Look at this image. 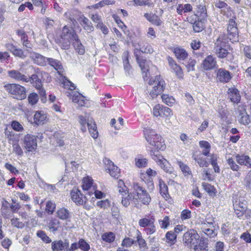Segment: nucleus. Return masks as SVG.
<instances>
[{
	"label": "nucleus",
	"mask_w": 251,
	"mask_h": 251,
	"mask_svg": "<svg viewBox=\"0 0 251 251\" xmlns=\"http://www.w3.org/2000/svg\"><path fill=\"white\" fill-rule=\"evenodd\" d=\"M7 75L10 78L18 81L27 82L29 81L28 78L25 75L21 73L19 71L12 70L7 72Z\"/></svg>",
	"instance_id": "ddd939ff"
},
{
	"label": "nucleus",
	"mask_w": 251,
	"mask_h": 251,
	"mask_svg": "<svg viewBox=\"0 0 251 251\" xmlns=\"http://www.w3.org/2000/svg\"><path fill=\"white\" fill-rule=\"evenodd\" d=\"M11 126L14 130L17 131H21L23 130L22 125L17 121H13L11 123Z\"/></svg>",
	"instance_id": "338daca9"
},
{
	"label": "nucleus",
	"mask_w": 251,
	"mask_h": 251,
	"mask_svg": "<svg viewBox=\"0 0 251 251\" xmlns=\"http://www.w3.org/2000/svg\"><path fill=\"white\" fill-rule=\"evenodd\" d=\"M195 160L197 162L200 167H207L210 161L206 160V158H195Z\"/></svg>",
	"instance_id": "4d7b16f0"
},
{
	"label": "nucleus",
	"mask_w": 251,
	"mask_h": 251,
	"mask_svg": "<svg viewBox=\"0 0 251 251\" xmlns=\"http://www.w3.org/2000/svg\"><path fill=\"white\" fill-rule=\"evenodd\" d=\"M136 241L135 240L131 239L129 237L125 238L122 242V246L123 247H126V248L131 247L132 245L135 244Z\"/></svg>",
	"instance_id": "49530a36"
},
{
	"label": "nucleus",
	"mask_w": 251,
	"mask_h": 251,
	"mask_svg": "<svg viewBox=\"0 0 251 251\" xmlns=\"http://www.w3.org/2000/svg\"><path fill=\"white\" fill-rule=\"evenodd\" d=\"M208 240L206 238L201 237L198 244L194 246L195 251H208Z\"/></svg>",
	"instance_id": "aec40b11"
},
{
	"label": "nucleus",
	"mask_w": 251,
	"mask_h": 251,
	"mask_svg": "<svg viewBox=\"0 0 251 251\" xmlns=\"http://www.w3.org/2000/svg\"><path fill=\"white\" fill-rule=\"evenodd\" d=\"M243 53L244 55L251 59V47L249 46H245L243 49Z\"/></svg>",
	"instance_id": "774afa93"
},
{
	"label": "nucleus",
	"mask_w": 251,
	"mask_h": 251,
	"mask_svg": "<svg viewBox=\"0 0 251 251\" xmlns=\"http://www.w3.org/2000/svg\"><path fill=\"white\" fill-rule=\"evenodd\" d=\"M45 77L48 79L50 77L49 80L50 79V75L48 73L44 71L37 72V74H33L28 78L29 81L33 84V85L37 89H39L42 87V79H45Z\"/></svg>",
	"instance_id": "6e6552de"
},
{
	"label": "nucleus",
	"mask_w": 251,
	"mask_h": 251,
	"mask_svg": "<svg viewBox=\"0 0 251 251\" xmlns=\"http://www.w3.org/2000/svg\"><path fill=\"white\" fill-rule=\"evenodd\" d=\"M47 62L52 67H53L59 74L63 72V67L61 62L55 59L52 58H48Z\"/></svg>",
	"instance_id": "cd10ccee"
},
{
	"label": "nucleus",
	"mask_w": 251,
	"mask_h": 251,
	"mask_svg": "<svg viewBox=\"0 0 251 251\" xmlns=\"http://www.w3.org/2000/svg\"><path fill=\"white\" fill-rule=\"evenodd\" d=\"M148 160L146 158L135 159V164L138 168L145 167L147 165Z\"/></svg>",
	"instance_id": "603ef678"
},
{
	"label": "nucleus",
	"mask_w": 251,
	"mask_h": 251,
	"mask_svg": "<svg viewBox=\"0 0 251 251\" xmlns=\"http://www.w3.org/2000/svg\"><path fill=\"white\" fill-rule=\"evenodd\" d=\"M230 47L226 42V37L224 34H221L216 41L214 51L219 58H224L230 54L228 49Z\"/></svg>",
	"instance_id": "7ed1b4c3"
},
{
	"label": "nucleus",
	"mask_w": 251,
	"mask_h": 251,
	"mask_svg": "<svg viewBox=\"0 0 251 251\" xmlns=\"http://www.w3.org/2000/svg\"><path fill=\"white\" fill-rule=\"evenodd\" d=\"M92 179L89 177H84L83 178L82 189L84 190H88L92 185Z\"/></svg>",
	"instance_id": "de8ad7c7"
},
{
	"label": "nucleus",
	"mask_w": 251,
	"mask_h": 251,
	"mask_svg": "<svg viewBox=\"0 0 251 251\" xmlns=\"http://www.w3.org/2000/svg\"><path fill=\"white\" fill-rule=\"evenodd\" d=\"M55 208V205L54 203L50 201L47 202L46 204V211L48 213L50 214H52Z\"/></svg>",
	"instance_id": "0e129e2a"
},
{
	"label": "nucleus",
	"mask_w": 251,
	"mask_h": 251,
	"mask_svg": "<svg viewBox=\"0 0 251 251\" xmlns=\"http://www.w3.org/2000/svg\"><path fill=\"white\" fill-rule=\"evenodd\" d=\"M175 56L179 61H184L188 56L187 51L180 47H176L173 50Z\"/></svg>",
	"instance_id": "a211bd4d"
},
{
	"label": "nucleus",
	"mask_w": 251,
	"mask_h": 251,
	"mask_svg": "<svg viewBox=\"0 0 251 251\" xmlns=\"http://www.w3.org/2000/svg\"><path fill=\"white\" fill-rule=\"evenodd\" d=\"M237 162L240 165H243L251 168V158H239L237 160Z\"/></svg>",
	"instance_id": "6e6d98bb"
},
{
	"label": "nucleus",
	"mask_w": 251,
	"mask_h": 251,
	"mask_svg": "<svg viewBox=\"0 0 251 251\" xmlns=\"http://www.w3.org/2000/svg\"><path fill=\"white\" fill-rule=\"evenodd\" d=\"M101 238L103 241H105L107 242L111 243L114 241L115 235L114 233L109 232L104 233L102 235Z\"/></svg>",
	"instance_id": "a19ab883"
},
{
	"label": "nucleus",
	"mask_w": 251,
	"mask_h": 251,
	"mask_svg": "<svg viewBox=\"0 0 251 251\" xmlns=\"http://www.w3.org/2000/svg\"><path fill=\"white\" fill-rule=\"evenodd\" d=\"M28 100L30 104L34 105L37 103L38 100V96L35 93H31L28 97Z\"/></svg>",
	"instance_id": "bf43d9fd"
},
{
	"label": "nucleus",
	"mask_w": 251,
	"mask_h": 251,
	"mask_svg": "<svg viewBox=\"0 0 251 251\" xmlns=\"http://www.w3.org/2000/svg\"><path fill=\"white\" fill-rule=\"evenodd\" d=\"M66 95L72 99L73 102L76 103H78L79 100H80L81 99H83V96L82 95L76 93L75 92L72 91L71 88H70V90H69L68 91L66 92Z\"/></svg>",
	"instance_id": "c85d7f7f"
},
{
	"label": "nucleus",
	"mask_w": 251,
	"mask_h": 251,
	"mask_svg": "<svg viewBox=\"0 0 251 251\" xmlns=\"http://www.w3.org/2000/svg\"><path fill=\"white\" fill-rule=\"evenodd\" d=\"M149 245L151 251H159V244L155 237H149Z\"/></svg>",
	"instance_id": "473e14b6"
},
{
	"label": "nucleus",
	"mask_w": 251,
	"mask_h": 251,
	"mask_svg": "<svg viewBox=\"0 0 251 251\" xmlns=\"http://www.w3.org/2000/svg\"><path fill=\"white\" fill-rule=\"evenodd\" d=\"M235 19V18L230 19L227 26V38L232 43L239 41L238 29Z\"/></svg>",
	"instance_id": "0eeeda50"
},
{
	"label": "nucleus",
	"mask_w": 251,
	"mask_h": 251,
	"mask_svg": "<svg viewBox=\"0 0 251 251\" xmlns=\"http://www.w3.org/2000/svg\"><path fill=\"white\" fill-rule=\"evenodd\" d=\"M156 162L165 172L171 173L173 171V168L172 167L170 163L165 158L162 159H158Z\"/></svg>",
	"instance_id": "5701e85b"
},
{
	"label": "nucleus",
	"mask_w": 251,
	"mask_h": 251,
	"mask_svg": "<svg viewBox=\"0 0 251 251\" xmlns=\"http://www.w3.org/2000/svg\"><path fill=\"white\" fill-rule=\"evenodd\" d=\"M136 60L137 63H138L143 73L145 74V75H143V77L144 80L146 79V78L148 77V75L149 74V62L147 61L146 59L140 57L137 54L136 55Z\"/></svg>",
	"instance_id": "2eb2a0df"
},
{
	"label": "nucleus",
	"mask_w": 251,
	"mask_h": 251,
	"mask_svg": "<svg viewBox=\"0 0 251 251\" xmlns=\"http://www.w3.org/2000/svg\"><path fill=\"white\" fill-rule=\"evenodd\" d=\"M69 246V242L67 239H65L64 241L56 240L51 243V249L53 251H63L64 249H67Z\"/></svg>",
	"instance_id": "4468645a"
},
{
	"label": "nucleus",
	"mask_w": 251,
	"mask_h": 251,
	"mask_svg": "<svg viewBox=\"0 0 251 251\" xmlns=\"http://www.w3.org/2000/svg\"><path fill=\"white\" fill-rule=\"evenodd\" d=\"M200 236L197 231L191 229L186 232L183 236V242L185 246L188 247L194 246L199 242Z\"/></svg>",
	"instance_id": "423d86ee"
},
{
	"label": "nucleus",
	"mask_w": 251,
	"mask_h": 251,
	"mask_svg": "<svg viewBox=\"0 0 251 251\" xmlns=\"http://www.w3.org/2000/svg\"><path fill=\"white\" fill-rule=\"evenodd\" d=\"M73 45L75 50L80 54H83L85 52L84 46L82 45L80 40L77 37L73 42Z\"/></svg>",
	"instance_id": "2f4dec72"
},
{
	"label": "nucleus",
	"mask_w": 251,
	"mask_h": 251,
	"mask_svg": "<svg viewBox=\"0 0 251 251\" xmlns=\"http://www.w3.org/2000/svg\"><path fill=\"white\" fill-rule=\"evenodd\" d=\"M228 97L230 100L233 103H238L240 101L241 97L239 91L237 89H229Z\"/></svg>",
	"instance_id": "a878e982"
},
{
	"label": "nucleus",
	"mask_w": 251,
	"mask_h": 251,
	"mask_svg": "<svg viewBox=\"0 0 251 251\" xmlns=\"http://www.w3.org/2000/svg\"><path fill=\"white\" fill-rule=\"evenodd\" d=\"M138 200H140L144 204L148 205L150 202L151 198L149 194L147 192V195L143 194L141 196H139Z\"/></svg>",
	"instance_id": "13d9d810"
},
{
	"label": "nucleus",
	"mask_w": 251,
	"mask_h": 251,
	"mask_svg": "<svg viewBox=\"0 0 251 251\" xmlns=\"http://www.w3.org/2000/svg\"><path fill=\"white\" fill-rule=\"evenodd\" d=\"M193 29L196 32H199L203 29V25L202 22L198 21H195L193 23Z\"/></svg>",
	"instance_id": "e2e57ef3"
},
{
	"label": "nucleus",
	"mask_w": 251,
	"mask_h": 251,
	"mask_svg": "<svg viewBox=\"0 0 251 251\" xmlns=\"http://www.w3.org/2000/svg\"><path fill=\"white\" fill-rule=\"evenodd\" d=\"M201 65L205 71H209L218 68L216 58L211 55L207 56L203 60Z\"/></svg>",
	"instance_id": "f8f14e48"
},
{
	"label": "nucleus",
	"mask_w": 251,
	"mask_h": 251,
	"mask_svg": "<svg viewBox=\"0 0 251 251\" xmlns=\"http://www.w3.org/2000/svg\"><path fill=\"white\" fill-rule=\"evenodd\" d=\"M78 247L83 251H88L90 249V245L83 239L79 240Z\"/></svg>",
	"instance_id": "864d4df0"
},
{
	"label": "nucleus",
	"mask_w": 251,
	"mask_h": 251,
	"mask_svg": "<svg viewBox=\"0 0 251 251\" xmlns=\"http://www.w3.org/2000/svg\"><path fill=\"white\" fill-rule=\"evenodd\" d=\"M46 118V115L43 111H36L34 116V123L37 125L43 124Z\"/></svg>",
	"instance_id": "bb28decb"
},
{
	"label": "nucleus",
	"mask_w": 251,
	"mask_h": 251,
	"mask_svg": "<svg viewBox=\"0 0 251 251\" xmlns=\"http://www.w3.org/2000/svg\"><path fill=\"white\" fill-rule=\"evenodd\" d=\"M110 176L115 178H118L119 176L120 170L116 166L109 169L108 170Z\"/></svg>",
	"instance_id": "052dcab7"
},
{
	"label": "nucleus",
	"mask_w": 251,
	"mask_h": 251,
	"mask_svg": "<svg viewBox=\"0 0 251 251\" xmlns=\"http://www.w3.org/2000/svg\"><path fill=\"white\" fill-rule=\"evenodd\" d=\"M77 37V35L72 28L64 26L60 38L55 41L62 49L68 50L70 48L71 43L75 41Z\"/></svg>",
	"instance_id": "f257e3e1"
},
{
	"label": "nucleus",
	"mask_w": 251,
	"mask_h": 251,
	"mask_svg": "<svg viewBox=\"0 0 251 251\" xmlns=\"http://www.w3.org/2000/svg\"><path fill=\"white\" fill-rule=\"evenodd\" d=\"M153 114L155 117L160 116L168 118L173 115L170 108L163 106L160 104H156L153 108Z\"/></svg>",
	"instance_id": "1a4fd4ad"
},
{
	"label": "nucleus",
	"mask_w": 251,
	"mask_h": 251,
	"mask_svg": "<svg viewBox=\"0 0 251 251\" xmlns=\"http://www.w3.org/2000/svg\"><path fill=\"white\" fill-rule=\"evenodd\" d=\"M143 131L147 141L151 145L158 150H164L165 149L164 140L154 130L147 127L144 129Z\"/></svg>",
	"instance_id": "f03ea898"
},
{
	"label": "nucleus",
	"mask_w": 251,
	"mask_h": 251,
	"mask_svg": "<svg viewBox=\"0 0 251 251\" xmlns=\"http://www.w3.org/2000/svg\"><path fill=\"white\" fill-rule=\"evenodd\" d=\"M161 98L163 101L169 106H172L176 102L175 99L167 94H162Z\"/></svg>",
	"instance_id": "4c0bfd02"
},
{
	"label": "nucleus",
	"mask_w": 251,
	"mask_h": 251,
	"mask_svg": "<svg viewBox=\"0 0 251 251\" xmlns=\"http://www.w3.org/2000/svg\"><path fill=\"white\" fill-rule=\"evenodd\" d=\"M200 148L202 149L201 152L204 156H207L209 153L211 148L210 144L206 141H201L199 142Z\"/></svg>",
	"instance_id": "7c9ffc66"
},
{
	"label": "nucleus",
	"mask_w": 251,
	"mask_h": 251,
	"mask_svg": "<svg viewBox=\"0 0 251 251\" xmlns=\"http://www.w3.org/2000/svg\"><path fill=\"white\" fill-rule=\"evenodd\" d=\"M133 191L132 193L133 195V199H135L136 201H138L139 196L143 194L147 195V191L141 187L138 183H134L133 184Z\"/></svg>",
	"instance_id": "412c9836"
},
{
	"label": "nucleus",
	"mask_w": 251,
	"mask_h": 251,
	"mask_svg": "<svg viewBox=\"0 0 251 251\" xmlns=\"http://www.w3.org/2000/svg\"><path fill=\"white\" fill-rule=\"evenodd\" d=\"M136 243L137 242L140 248L142 247H144L147 246V243L145 240L142 238L141 235V233L139 231V230L136 231Z\"/></svg>",
	"instance_id": "ea45409f"
},
{
	"label": "nucleus",
	"mask_w": 251,
	"mask_h": 251,
	"mask_svg": "<svg viewBox=\"0 0 251 251\" xmlns=\"http://www.w3.org/2000/svg\"><path fill=\"white\" fill-rule=\"evenodd\" d=\"M11 52L15 56L19 57L22 59H25L27 56V54L25 53L23 50L16 48L14 46L12 47Z\"/></svg>",
	"instance_id": "58836bf2"
},
{
	"label": "nucleus",
	"mask_w": 251,
	"mask_h": 251,
	"mask_svg": "<svg viewBox=\"0 0 251 251\" xmlns=\"http://www.w3.org/2000/svg\"><path fill=\"white\" fill-rule=\"evenodd\" d=\"M59 224L60 222L57 219H54L49 223V227L52 231L55 232L58 230Z\"/></svg>",
	"instance_id": "c03bdc74"
},
{
	"label": "nucleus",
	"mask_w": 251,
	"mask_h": 251,
	"mask_svg": "<svg viewBox=\"0 0 251 251\" xmlns=\"http://www.w3.org/2000/svg\"><path fill=\"white\" fill-rule=\"evenodd\" d=\"M233 203L234 209H238L244 212L246 211L247 206L245 202L241 201L240 200H235V201H233Z\"/></svg>",
	"instance_id": "e433bc0d"
},
{
	"label": "nucleus",
	"mask_w": 251,
	"mask_h": 251,
	"mask_svg": "<svg viewBox=\"0 0 251 251\" xmlns=\"http://www.w3.org/2000/svg\"><path fill=\"white\" fill-rule=\"evenodd\" d=\"M18 220V218L12 219L11 220L12 225L19 228H23L25 226V224L21 222H19Z\"/></svg>",
	"instance_id": "69168bd1"
},
{
	"label": "nucleus",
	"mask_w": 251,
	"mask_h": 251,
	"mask_svg": "<svg viewBox=\"0 0 251 251\" xmlns=\"http://www.w3.org/2000/svg\"><path fill=\"white\" fill-rule=\"evenodd\" d=\"M134 3L137 6H148L151 7L153 3L151 0H133Z\"/></svg>",
	"instance_id": "a18cd8bd"
},
{
	"label": "nucleus",
	"mask_w": 251,
	"mask_h": 251,
	"mask_svg": "<svg viewBox=\"0 0 251 251\" xmlns=\"http://www.w3.org/2000/svg\"><path fill=\"white\" fill-rule=\"evenodd\" d=\"M36 235L39 238H40L43 241L46 243L51 242V240L50 238L48 236L45 232L43 230H38L37 232Z\"/></svg>",
	"instance_id": "37998d69"
},
{
	"label": "nucleus",
	"mask_w": 251,
	"mask_h": 251,
	"mask_svg": "<svg viewBox=\"0 0 251 251\" xmlns=\"http://www.w3.org/2000/svg\"><path fill=\"white\" fill-rule=\"evenodd\" d=\"M129 53L128 51H125L123 54V60L124 63V68L126 75H130L131 71V66L129 63L128 60Z\"/></svg>",
	"instance_id": "393cba45"
},
{
	"label": "nucleus",
	"mask_w": 251,
	"mask_h": 251,
	"mask_svg": "<svg viewBox=\"0 0 251 251\" xmlns=\"http://www.w3.org/2000/svg\"><path fill=\"white\" fill-rule=\"evenodd\" d=\"M215 6L216 8L221 9V13L226 15L227 12L231 11V7L226 2L221 0H217L214 2Z\"/></svg>",
	"instance_id": "b1692460"
},
{
	"label": "nucleus",
	"mask_w": 251,
	"mask_h": 251,
	"mask_svg": "<svg viewBox=\"0 0 251 251\" xmlns=\"http://www.w3.org/2000/svg\"><path fill=\"white\" fill-rule=\"evenodd\" d=\"M57 214L61 220H67L70 217L69 210L65 208H62L58 210Z\"/></svg>",
	"instance_id": "f704fd0d"
},
{
	"label": "nucleus",
	"mask_w": 251,
	"mask_h": 251,
	"mask_svg": "<svg viewBox=\"0 0 251 251\" xmlns=\"http://www.w3.org/2000/svg\"><path fill=\"white\" fill-rule=\"evenodd\" d=\"M202 186L205 191L209 194H215L216 189L214 187L207 183H202Z\"/></svg>",
	"instance_id": "3c124183"
},
{
	"label": "nucleus",
	"mask_w": 251,
	"mask_h": 251,
	"mask_svg": "<svg viewBox=\"0 0 251 251\" xmlns=\"http://www.w3.org/2000/svg\"><path fill=\"white\" fill-rule=\"evenodd\" d=\"M133 195L132 193L128 194L126 197L123 198L122 200V204L126 207H128L130 204V201H131L135 200L133 199Z\"/></svg>",
	"instance_id": "09e8293b"
},
{
	"label": "nucleus",
	"mask_w": 251,
	"mask_h": 251,
	"mask_svg": "<svg viewBox=\"0 0 251 251\" xmlns=\"http://www.w3.org/2000/svg\"><path fill=\"white\" fill-rule=\"evenodd\" d=\"M30 57L33 60L34 62L38 65L45 66L47 64V59L48 58H47L38 53L31 52L30 53Z\"/></svg>",
	"instance_id": "dca6fc26"
},
{
	"label": "nucleus",
	"mask_w": 251,
	"mask_h": 251,
	"mask_svg": "<svg viewBox=\"0 0 251 251\" xmlns=\"http://www.w3.org/2000/svg\"><path fill=\"white\" fill-rule=\"evenodd\" d=\"M196 64V61L192 58H190L187 62V64L186 65L187 71L189 72L190 71H194Z\"/></svg>",
	"instance_id": "5fc2aeb1"
},
{
	"label": "nucleus",
	"mask_w": 251,
	"mask_h": 251,
	"mask_svg": "<svg viewBox=\"0 0 251 251\" xmlns=\"http://www.w3.org/2000/svg\"><path fill=\"white\" fill-rule=\"evenodd\" d=\"M172 70L174 71L176 77L179 79H182L183 77V73L181 67L177 64L175 66Z\"/></svg>",
	"instance_id": "8fccbe9b"
},
{
	"label": "nucleus",
	"mask_w": 251,
	"mask_h": 251,
	"mask_svg": "<svg viewBox=\"0 0 251 251\" xmlns=\"http://www.w3.org/2000/svg\"><path fill=\"white\" fill-rule=\"evenodd\" d=\"M78 118L81 125H85L87 124L88 130L92 137L94 139H96L98 136V131H97L96 124L93 123L92 122H87L86 120L83 116L80 115Z\"/></svg>",
	"instance_id": "9b49d317"
},
{
	"label": "nucleus",
	"mask_w": 251,
	"mask_h": 251,
	"mask_svg": "<svg viewBox=\"0 0 251 251\" xmlns=\"http://www.w3.org/2000/svg\"><path fill=\"white\" fill-rule=\"evenodd\" d=\"M217 78L221 82H228L231 78L230 72L226 70L220 68L217 71Z\"/></svg>",
	"instance_id": "f3484780"
},
{
	"label": "nucleus",
	"mask_w": 251,
	"mask_h": 251,
	"mask_svg": "<svg viewBox=\"0 0 251 251\" xmlns=\"http://www.w3.org/2000/svg\"><path fill=\"white\" fill-rule=\"evenodd\" d=\"M168 242H170L171 245H174L176 241L177 235L175 232L170 231L167 232L165 236Z\"/></svg>",
	"instance_id": "79ce46f5"
},
{
	"label": "nucleus",
	"mask_w": 251,
	"mask_h": 251,
	"mask_svg": "<svg viewBox=\"0 0 251 251\" xmlns=\"http://www.w3.org/2000/svg\"><path fill=\"white\" fill-rule=\"evenodd\" d=\"M24 145L28 152H32L37 147V140L35 136L27 134L24 138Z\"/></svg>",
	"instance_id": "9d476101"
},
{
	"label": "nucleus",
	"mask_w": 251,
	"mask_h": 251,
	"mask_svg": "<svg viewBox=\"0 0 251 251\" xmlns=\"http://www.w3.org/2000/svg\"><path fill=\"white\" fill-rule=\"evenodd\" d=\"M80 24L83 29L88 32H90L94 30V27L90 20L84 15H81L78 19Z\"/></svg>",
	"instance_id": "6ab92c4d"
},
{
	"label": "nucleus",
	"mask_w": 251,
	"mask_h": 251,
	"mask_svg": "<svg viewBox=\"0 0 251 251\" xmlns=\"http://www.w3.org/2000/svg\"><path fill=\"white\" fill-rule=\"evenodd\" d=\"M149 84L153 85V89L150 94L152 98L161 94L165 88V81L159 75H156L154 78L150 79Z\"/></svg>",
	"instance_id": "20e7f679"
},
{
	"label": "nucleus",
	"mask_w": 251,
	"mask_h": 251,
	"mask_svg": "<svg viewBox=\"0 0 251 251\" xmlns=\"http://www.w3.org/2000/svg\"><path fill=\"white\" fill-rule=\"evenodd\" d=\"M159 188L160 194L164 198H167L169 195L168 186L162 180H159Z\"/></svg>",
	"instance_id": "c9c22d12"
},
{
	"label": "nucleus",
	"mask_w": 251,
	"mask_h": 251,
	"mask_svg": "<svg viewBox=\"0 0 251 251\" xmlns=\"http://www.w3.org/2000/svg\"><path fill=\"white\" fill-rule=\"evenodd\" d=\"M196 16L199 17L198 19H200V20H204L207 17V11L205 5L200 4L197 6Z\"/></svg>",
	"instance_id": "c756f323"
},
{
	"label": "nucleus",
	"mask_w": 251,
	"mask_h": 251,
	"mask_svg": "<svg viewBox=\"0 0 251 251\" xmlns=\"http://www.w3.org/2000/svg\"><path fill=\"white\" fill-rule=\"evenodd\" d=\"M153 222V221L147 218H143L139 220V224L142 227H148L149 226H151Z\"/></svg>",
	"instance_id": "680f3d73"
},
{
	"label": "nucleus",
	"mask_w": 251,
	"mask_h": 251,
	"mask_svg": "<svg viewBox=\"0 0 251 251\" xmlns=\"http://www.w3.org/2000/svg\"><path fill=\"white\" fill-rule=\"evenodd\" d=\"M4 88L15 99L22 100L26 97L25 88L19 84H7L4 85Z\"/></svg>",
	"instance_id": "39448f33"
},
{
	"label": "nucleus",
	"mask_w": 251,
	"mask_h": 251,
	"mask_svg": "<svg viewBox=\"0 0 251 251\" xmlns=\"http://www.w3.org/2000/svg\"><path fill=\"white\" fill-rule=\"evenodd\" d=\"M139 46V50L144 53H152L153 52V50L151 46L146 43H141Z\"/></svg>",
	"instance_id": "72a5a7b5"
},
{
	"label": "nucleus",
	"mask_w": 251,
	"mask_h": 251,
	"mask_svg": "<svg viewBox=\"0 0 251 251\" xmlns=\"http://www.w3.org/2000/svg\"><path fill=\"white\" fill-rule=\"evenodd\" d=\"M72 200L77 204L81 205L83 203L82 195L79 190L74 188L71 192Z\"/></svg>",
	"instance_id": "4be33fe9"
}]
</instances>
